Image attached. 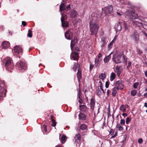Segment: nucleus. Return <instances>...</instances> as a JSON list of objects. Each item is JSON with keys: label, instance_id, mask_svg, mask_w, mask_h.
<instances>
[{"label": "nucleus", "instance_id": "nucleus-1", "mask_svg": "<svg viewBox=\"0 0 147 147\" xmlns=\"http://www.w3.org/2000/svg\"><path fill=\"white\" fill-rule=\"evenodd\" d=\"M99 18L95 16L94 14H92L90 18L89 22L90 30L91 34L96 36L97 33L99 29V25L98 22Z\"/></svg>", "mask_w": 147, "mask_h": 147}, {"label": "nucleus", "instance_id": "nucleus-2", "mask_svg": "<svg viewBox=\"0 0 147 147\" xmlns=\"http://www.w3.org/2000/svg\"><path fill=\"white\" fill-rule=\"evenodd\" d=\"M70 9V5H68L65 7V5L64 3H61L59 9L61 13V20L62 19V21H65L67 18V15L65 14H64L62 13L61 11L63 10H65L67 11Z\"/></svg>", "mask_w": 147, "mask_h": 147}, {"label": "nucleus", "instance_id": "nucleus-3", "mask_svg": "<svg viewBox=\"0 0 147 147\" xmlns=\"http://www.w3.org/2000/svg\"><path fill=\"white\" fill-rule=\"evenodd\" d=\"M6 90L5 88V84L3 82L0 80V92L1 94V96L5 97L6 96Z\"/></svg>", "mask_w": 147, "mask_h": 147}, {"label": "nucleus", "instance_id": "nucleus-4", "mask_svg": "<svg viewBox=\"0 0 147 147\" xmlns=\"http://www.w3.org/2000/svg\"><path fill=\"white\" fill-rule=\"evenodd\" d=\"M115 88L117 90H121L123 89L124 85L122 83V81L121 80H119L117 81L115 83Z\"/></svg>", "mask_w": 147, "mask_h": 147}, {"label": "nucleus", "instance_id": "nucleus-5", "mask_svg": "<svg viewBox=\"0 0 147 147\" xmlns=\"http://www.w3.org/2000/svg\"><path fill=\"white\" fill-rule=\"evenodd\" d=\"M73 33L71 29L67 30L65 34V38L69 40L71 39L73 37Z\"/></svg>", "mask_w": 147, "mask_h": 147}, {"label": "nucleus", "instance_id": "nucleus-6", "mask_svg": "<svg viewBox=\"0 0 147 147\" xmlns=\"http://www.w3.org/2000/svg\"><path fill=\"white\" fill-rule=\"evenodd\" d=\"M17 67H18L20 69L26 70L27 69V66L25 63L22 61H20L17 63Z\"/></svg>", "mask_w": 147, "mask_h": 147}, {"label": "nucleus", "instance_id": "nucleus-7", "mask_svg": "<svg viewBox=\"0 0 147 147\" xmlns=\"http://www.w3.org/2000/svg\"><path fill=\"white\" fill-rule=\"evenodd\" d=\"M17 67H18L20 69L26 70L27 69V66L25 63L22 61H20L17 63Z\"/></svg>", "mask_w": 147, "mask_h": 147}, {"label": "nucleus", "instance_id": "nucleus-8", "mask_svg": "<svg viewBox=\"0 0 147 147\" xmlns=\"http://www.w3.org/2000/svg\"><path fill=\"white\" fill-rule=\"evenodd\" d=\"M139 37V34L136 32H134L131 35V38L136 43L138 42Z\"/></svg>", "mask_w": 147, "mask_h": 147}, {"label": "nucleus", "instance_id": "nucleus-9", "mask_svg": "<svg viewBox=\"0 0 147 147\" xmlns=\"http://www.w3.org/2000/svg\"><path fill=\"white\" fill-rule=\"evenodd\" d=\"M99 82L100 84L99 87L98 88L96 91V92L98 95L100 96L103 94L104 93V92L102 88L101 82V81H100Z\"/></svg>", "mask_w": 147, "mask_h": 147}, {"label": "nucleus", "instance_id": "nucleus-10", "mask_svg": "<svg viewBox=\"0 0 147 147\" xmlns=\"http://www.w3.org/2000/svg\"><path fill=\"white\" fill-rule=\"evenodd\" d=\"M113 6L111 5L108 6L106 7H105L103 11H104V12L106 14L109 13L111 14L113 12Z\"/></svg>", "mask_w": 147, "mask_h": 147}, {"label": "nucleus", "instance_id": "nucleus-11", "mask_svg": "<svg viewBox=\"0 0 147 147\" xmlns=\"http://www.w3.org/2000/svg\"><path fill=\"white\" fill-rule=\"evenodd\" d=\"M81 136L80 134H76L74 137L75 142L76 144H80V142Z\"/></svg>", "mask_w": 147, "mask_h": 147}, {"label": "nucleus", "instance_id": "nucleus-12", "mask_svg": "<svg viewBox=\"0 0 147 147\" xmlns=\"http://www.w3.org/2000/svg\"><path fill=\"white\" fill-rule=\"evenodd\" d=\"M113 60L116 64L121 63V56L118 55L117 56L113 58Z\"/></svg>", "mask_w": 147, "mask_h": 147}, {"label": "nucleus", "instance_id": "nucleus-13", "mask_svg": "<svg viewBox=\"0 0 147 147\" xmlns=\"http://www.w3.org/2000/svg\"><path fill=\"white\" fill-rule=\"evenodd\" d=\"M70 58L71 60H77L78 59V53H71L70 55Z\"/></svg>", "mask_w": 147, "mask_h": 147}, {"label": "nucleus", "instance_id": "nucleus-14", "mask_svg": "<svg viewBox=\"0 0 147 147\" xmlns=\"http://www.w3.org/2000/svg\"><path fill=\"white\" fill-rule=\"evenodd\" d=\"M102 59H98L97 57H96L94 61V66L96 68H98L100 65V62L102 61Z\"/></svg>", "mask_w": 147, "mask_h": 147}, {"label": "nucleus", "instance_id": "nucleus-15", "mask_svg": "<svg viewBox=\"0 0 147 147\" xmlns=\"http://www.w3.org/2000/svg\"><path fill=\"white\" fill-rule=\"evenodd\" d=\"M14 52L18 53H22V48L20 46H16L14 47Z\"/></svg>", "mask_w": 147, "mask_h": 147}, {"label": "nucleus", "instance_id": "nucleus-16", "mask_svg": "<svg viewBox=\"0 0 147 147\" xmlns=\"http://www.w3.org/2000/svg\"><path fill=\"white\" fill-rule=\"evenodd\" d=\"M69 15L71 18H75L77 16L78 13L75 10H71L70 11Z\"/></svg>", "mask_w": 147, "mask_h": 147}, {"label": "nucleus", "instance_id": "nucleus-17", "mask_svg": "<svg viewBox=\"0 0 147 147\" xmlns=\"http://www.w3.org/2000/svg\"><path fill=\"white\" fill-rule=\"evenodd\" d=\"M11 61L10 59H8L6 62L5 64V67L7 70L10 71L9 68L11 66Z\"/></svg>", "mask_w": 147, "mask_h": 147}, {"label": "nucleus", "instance_id": "nucleus-18", "mask_svg": "<svg viewBox=\"0 0 147 147\" xmlns=\"http://www.w3.org/2000/svg\"><path fill=\"white\" fill-rule=\"evenodd\" d=\"M131 16L130 18L132 19H137L138 18V16L137 14L135 13L134 11H131L130 12Z\"/></svg>", "mask_w": 147, "mask_h": 147}, {"label": "nucleus", "instance_id": "nucleus-19", "mask_svg": "<svg viewBox=\"0 0 147 147\" xmlns=\"http://www.w3.org/2000/svg\"><path fill=\"white\" fill-rule=\"evenodd\" d=\"M10 45L8 42L5 41L3 42L1 44L2 48L6 49Z\"/></svg>", "mask_w": 147, "mask_h": 147}, {"label": "nucleus", "instance_id": "nucleus-20", "mask_svg": "<svg viewBox=\"0 0 147 147\" xmlns=\"http://www.w3.org/2000/svg\"><path fill=\"white\" fill-rule=\"evenodd\" d=\"M79 119L82 121L86 120V116L85 114L82 113H80L78 115Z\"/></svg>", "mask_w": 147, "mask_h": 147}, {"label": "nucleus", "instance_id": "nucleus-21", "mask_svg": "<svg viewBox=\"0 0 147 147\" xmlns=\"http://www.w3.org/2000/svg\"><path fill=\"white\" fill-rule=\"evenodd\" d=\"M63 20L61 19L62 26L64 28H66L68 26L69 23L67 21H62Z\"/></svg>", "mask_w": 147, "mask_h": 147}, {"label": "nucleus", "instance_id": "nucleus-22", "mask_svg": "<svg viewBox=\"0 0 147 147\" xmlns=\"http://www.w3.org/2000/svg\"><path fill=\"white\" fill-rule=\"evenodd\" d=\"M77 91L78 92V98H79V100H78V102L80 104H81L83 102V100L80 98V95H81L82 93L81 92L80 90V89H78Z\"/></svg>", "mask_w": 147, "mask_h": 147}, {"label": "nucleus", "instance_id": "nucleus-23", "mask_svg": "<svg viewBox=\"0 0 147 147\" xmlns=\"http://www.w3.org/2000/svg\"><path fill=\"white\" fill-rule=\"evenodd\" d=\"M112 52H111L109 55L107 56H106L104 59V61L105 63L108 62L111 57V55L112 54Z\"/></svg>", "mask_w": 147, "mask_h": 147}, {"label": "nucleus", "instance_id": "nucleus-24", "mask_svg": "<svg viewBox=\"0 0 147 147\" xmlns=\"http://www.w3.org/2000/svg\"><path fill=\"white\" fill-rule=\"evenodd\" d=\"M115 69L117 71V74L118 76H119L120 74L121 73L122 70L121 69V67L117 66L115 68Z\"/></svg>", "mask_w": 147, "mask_h": 147}, {"label": "nucleus", "instance_id": "nucleus-25", "mask_svg": "<svg viewBox=\"0 0 147 147\" xmlns=\"http://www.w3.org/2000/svg\"><path fill=\"white\" fill-rule=\"evenodd\" d=\"M121 22H119L117 24L116 26V28L117 31H121L122 30V26L120 24Z\"/></svg>", "mask_w": 147, "mask_h": 147}, {"label": "nucleus", "instance_id": "nucleus-26", "mask_svg": "<svg viewBox=\"0 0 147 147\" xmlns=\"http://www.w3.org/2000/svg\"><path fill=\"white\" fill-rule=\"evenodd\" d=\"M95 104V102L94 99L93 98H92L90 102V107L91 109L93 110L94 109Z\"/></svg>", "mask_w": 147, "mask_h": 147}, {"label": "nucleus", "instance_id": "nucleus-27", "mask_svg": "<svg viewBox=\"0 0 147 147\" xmlns=\"http://www.w3.org/2000/svg\"><path fill=\"white\" fill-rule=\"evenodd\" d=\"M77 75L78 80L79 82H80V79L82 78V75L81 72L79 69L78 72L77 74Z\"/></svg>", "mask_w": 147, "mask_h": 147}, {"label": "nucleus", "instance_id": "nucleus-28", "mask_svg": "<svg viewBox=\"0 0 147 147\" xmlns=\"http://www.w3.org/2000/svg\"><path fill=\"white\" fill-rule=\"evenodd\" d=\"M132 24L133 25H135L137 26H140L142 25V23L137 21H133Z\"/></svg>", "mask_w": 147, "mask_h": 147}, {"label": "nucleus", "instance_id": "nucleus-29", "mask_svg": "<svg viewBox=\"0 0 147 147\" xmlns=\"http://www.w3.org/2000/svg\"><path fill=\"white\" fill-rule=\"evenodd\" d=\"M115 74L113 72H112L110 76L111 80L113 81L115 78Z\"/></svg>", "mask_w": 147, "mask_h": 147}, {"label": "nucleus", "instance_id": "nucleus-30", "mask_svg": "<svg viewBox=\"0 0 147 147\" xmlns=\"http://www.w3.org/2000/svg\"><path fill=\"white\" fill-rule=\"evenodd\" d=\"M116 127L119 131H123V127L121 126L120 124H117L116 125Z\"/></svg>", "mask_w": 147, "mask_h": 147}, {"label": "nucleus", "instance_id": "nucleus-31", "mask_svg": "<svg viewBox=\"0 0 147 147\" xmlns=\"http://www.w3.org/2000/svg\"><path fill=\"white\" fill-rule=\"evenodd\" d=\"M119 109L120 111L123 112H125L126 110L125 108V107L123 105H121L119 108Z\"/></svg>", "mask_w": 147, "mask_h": 147}, {"label": "nucleus", "instance_id": "nucleus-32", "mask_svg": "<svg viewBox=\"0 0 147 147\" xmlns=\"http://www.w3.org/2000/svg\"><path fill=\"white\" fill-rule=\"evenodd\" d=\"M117 88L115 87H114L113 89L112 90V96H114L116 95V94L117 93L116 91Z\"/></svg>", "mask_w": 147, "mask_h": 147}, {"label": "nucleus", "instance_id": "nucleus-33", "mask_svg": "<svg viewBox=\"0 0 147 147\" xmlns=\"http://www.w3.org/2000/svg\"><path fill=\"white\" fill-rule=\"evenodd\" d=\"M87 128V125L84 124L81 125L80 126V128L82 130H85Z\"/></svg>", "mask_w": 147, "mask_h": 147}, {"label": "nucleus", "instance_id": "nucleus-34", "mask_svg": "<svg viewBox=\"0 0 147 147\" xmlns=\"http://www.w3.org/2000/svg\"><path fill=\"white\" fill-rule=\"evenodd\" d=\"M106 75L102 73L99 76V78L101 79L102 80H103L106 77Z\"/></svg>", "mask_w": 147, "mask_h": 147}, {"label": "nucleus", "instance_id": "nucleus-35", "mask_svg": "<svg viewBox=\"0 0 147 147\" xmlns=\"http://www.w3.org/2000/svg\"><path fill=\"white\" fill-rule=\"evenodd\" d=\"M78 68V69H79L78 68V64L76 63H75L74 64L73 67V70H74L75 71H76V70Z\"/></svg>", "mask_w": 147, "mask_h": 147}, {"label": "nucleus", "instance_id": "nucleus-36", "mask_svg": "<svg viewBox=\"0 0 147 147\" xmlns=\"http://www.w3.org/2000/svg\"><path fill=\"white\" fill-rule=\"evenodd\" d=\"M27 36L30 38H31L32 36V31L30 29L28 30V32L27 34Z\"/></svg>", "mask_w": 147, "mask_h": 147}, {"label": "nucleus", "instance_id": "nucleus-37", "mask_svg": "<svg viewBox=\"0 0 147 147\" xmlns=\"http://www.w3.org/2000/svg\"><path fill=\"white\" fill-rule=\"evenodd\" d=\"M123 24L125 28V30L128 29V24H126L125 22L123 21Z\"/></svg>", "mask_w": 147, "mask_h": 147}, {"label": "nucleus", "instance_id": "nucleus-38", "mask_svg": "<svg viewBox=\"0 0 147 147\" xmlns=\"http://www.w3.org/2000/svg\"><path fill=\"white\" fill-rule=\"evenodd\" d=\"M137 93V92L135 90H132L131 91V95L133 96H135Z\"/></svg>", "mask_w": 147, "mask_h": 147}, {"label": "nucleus", "instance_id": "nucleus-39", "mask_svg": "<svg viewBox=\"0 0 147 147\" xmlns=\"http://www.w3.org/2000/svg\"><path fill=\"white\" fill-rule=\"evenodd\" d=\"M101 43L103 44H106V39L105 38H101Z\"/></svg>", "mask_w": 147, "mask_h": 147}, {"label": "nucleus", "instance_id": "nucleus-40", "mask_svg": "<svg viewBox=\"0 0 147 147\" xmlns=\"http://www.w3.org/2000/svg\"><path fill=\"white\" fill-rule=\"evenodd\" d=\"M74 44H75L74 42V41L72 40L71 41V50H72V49L73 48Z\"/></svg>", "mask_w": 147, "mask_h": 147}, {"label": "nucleus", "instance_id": "nucleus-41", "mask_svg": "<svg viewBox=\"0 0 147 147\" xmlns=\"http://www.w3.org/2000/svg\"><path fill=\"white\" fill-rule=\"evenodd\" d=\"M120 123L122 125H124L125 123V120L124 119H121L120 120Z\"/></svg>", "mask_w": 147, "mask_h": 147}, {"label": "nucleus", "instance_id": "nucleus-42", "mask_svg": "<svg viewBox=\"0 0 147 147\" xmlns=\"http://www.w3.org/2000/svg\"><path fill=\"white\" fill-rule=\"evenodd\" d=\"M52 123L51 124L52 125L53 127H55L56 125V123L54 119H52Z\"/></svg>", "mask_w": 147, "mask_h": 147}, {"label": "nucleus", "instance_id": "nucleus-43", "mask_svg": "<svg viewBox=\"0 0 147 147\" xmlns=\"http://www.w3.org/2000/svg\"><path fill=\"white\" fill-rule=\"evenodd\" d=\"M131 119L129 117H127L126 119V123L127 124H128L129 122L131 121Z\"/></svg>", "mask_w": 147, "mask_h": 147}, {"label": "nucleus", "instance_id": "nucleus-44", "mask_svg": "<svg viewBox=\"0 0 147 147\" xmlns=\"http://www.w3.org/2000/svg\"><path fill=\"white\" fill-rule=\"evenodd\" d=\"M80 108L81 110L83 109V111H84L86 109V107L84 105H80Z\"/></svg>", "mask_w": 147, "mask_h": 147}, {"label": "nucleus", "instance_id": "nucleus-45", "mask_svg": "<svg viewBox=\"0 0 147 147\" xmlns=\"http://www.w3.org/2000/svg\"><path fill=\"white\" fill-rule=\"evenodd\" d=\"M142 25H143L144 28L146 29V26H147V22H145L144 23L142 24Z\"/></svg>", "mask_w": 147, "mask_h": 147}, {"label": "nucleus", "instance_id": "nucleus-46", "mask_svg": "<svg viewBox=\"0 0 147 147\" xmlns=\"http://www.w3.org/2000/svg\"><path fill=\"white\" fill-rule=\"evenodd\" d=\"M123 58L124 61L126 63H127V57L123 55Z\"/></svg>", "mask_w": 147, "mask_h": 147}, {"label": "nucleus", "instance_id": "nucleus-47", "mask_svg": "<svg viewBox=\"0 0 147 147\" xmlns=\"http://www.w3.org/2000/svg\"><path fill=\"white\" fill-rule=\"evenodd\" d=\"M66 139V137L64 136H63L61 138V140L62 141H64Z\"/></svg>", "mask_w": 147, "mask_h": 147}, {"label": "nucleus", "instance_id": "nucleus-48", "mask_svg": "<svg viewBox=\"0 0 147 147\" xmlns=\"http://www.w3.org/2000/svg\"><path fill=\"white\" fill-rule=\"evenodd\" d=\"M143 141V139L142 138L139 139L138 141V142L139 144H142V143Z\"/></svg>", "mask_w": 147, "mask_h": 147}, {"label": "nucleus", "instance_id": "nucleus-49", "mask_svg": "<svg viewBox=\"0 0 147 147\" xmlns=\"http://www.w3.org/2000/svg\"><path fill=\"white\" fill-rule=\"evenodd\" d=\"M102 57V55L100 53H99L98 56V59H102L101 57Z\"/></svg>", "mask_w": 147, "mask_h": 147}, {"label": "nucleus", "instance_id": "nucleus-50", "mask_svg": "<svg viewBox=\"0 0 147 147\" xmlns=\"http://www.w3.org/2000/svg\"><path fill=\"white\" fill-rule=\"evenodd\" d=\"M131 65V62L130 61L128 62V65L127 66V68L128 69L130 67Z\"/></svg>", "mask_w": 147, "mask_h": 147}, {"label": "nucleus", "instance_id": "nucleus-51", "mask_svg": "<svg viewBox=\"0 0 147 147\" xmlns=\"http://www.w3.org/2000/svg\"><path fill=\"white\" fill-rule=\"evenodd\" d=\"M93 67V65L92 64L90 63V70L91 71Z\"/></svg>", "mask_w": 147, "mask_h": 147}, {"label": "nucleus", "instance_id": "nucleus-52", "mask_svg": "<svg viewBox=\"0 0 147 147\" xmlns=\"http://www.w3.org/2000/svg\"><path fill=\"white\" fill-rule=\"evenodd\" d=\"M114 133V131L112 129H110V131L109 132V134H110L112 135Z\"/></svg>", "mask_w": 147, "mask_h": 147}, {"label": "nucleus", "instance_id": "nucleus-53", "mask_svg": "<svg viewBox=\"0 0 147 147\" xmlns=\"http://www.w3.org/2000/svg\"><path fill=\"white\" fill-rule=\"evenodd\" d=\"M105 87L106 88H108L109 86V83L108 81H107L105 83Z\"/></svg>", "mask_w": 147, "mask_h": 147}, {"label": "nucleus", "instance_id": "nucleus-54", "mask_svg": "<svg viewBox=\"0 0 147 147\" xmlns=\"http://www.w3.org/2000/svg\"><path fill=\"white\" fill-rule=\"evenodd\" d=\"M138 85V83H135L134 84L133 86L134 88H136L137 87Z\"/></svg>", "mask_w": 147, "mask_h": 147}, {"label": "nucleus", "instance_id": "nucleus-55", "mask_svg": "<svg viewBox=\"0 0 147 147\" xmlns=\"http://www.w3.org/2000/svg\"><path fill=\"white\" fill-rule=\"evenodd\" d=\"M43 128H44L45 131L46 132L47 131V126L45 125H43Z\"/></svg>", "mask_w": 147, "mask_h": 147}, {"label": "nucleus", "instance_id": "nucleus-56", "mask_svg": "<svg viewBox=\"0 0 147 147\" xmlns=\"http://www.w3.org/2000/svg\"><path fill=\"white\" fill-rule=\"evenodd\" d=\"M22 24L24 26H25L26 25V22L25 21H22Z\"/></svg>", "mask_w": 147, "mask_h": 147}, {"label": "nucleus", "instance_id": "nucleus-57", "mask_svg": "<svg viewBox=\"0 0 147 147\" xmlns=\"http://www.w3.org/2000/svg\"><path fill=\"white\" fill-rule=\"evenodd\" d=\"M4 26L3 25L0 26V30H3L4 29Z\"/></svg>", "mask_w": 147, "mask_h": 147}, {"label": "nucleus", "instance_id": "nucleus-58", "mask_svg": "<svg viewBox=\"0 0 147 147\" xmlns=\"http://www.w3.org/2000/svg\"><path fill=\"white\" fill-rule=\"evenodd\" d=\"M122 115L124 117L127 116V114L126 113H123L122 114Z\"/></svg>", "mask_w": 147, "mask_h": 147}, {"label": "nucleus", "instance_id": "nucleus-59", "mask_svg": "<svg viewBox=\"0 0 147 147\" xmlns=\"http://www.w3.org/2000/svg\"><path fill=\"white\" fill-rule=\"evenodd\" d=\"M109 47H110V48H111L112 47V43L111 42L110 43V44L108 46Z\"/></svg>", "mask_w": 147, "mask_h": 147}, {"label": "nucleus", "instance_id": "nucleus-60", "mask_svg": "<svg viewBox=\"0 0 147 147\" xmlns=\"http://www.w3.org/2000/svg\"><path fill=\"white\" fill-rule=\"evenodd\" d=\"M107 94L108 95L110 93V90H108L107 91Z\"/></svg>", "mask_w": 147, "mask_h": 147}, {"label": "nucleus", "instance_id": "nucleus-61", "mask_svg": "<svg viewBox=\"0 0 147 147\" xmlns=\"http://www.w3.org/2000/svg\"><path fill=\"white\" fill-rule=\"evenodd\" d=\"M75 49L77 51H79V48L78 47H75Z\"/></svg>", "mask_w": 147, "mask_h": 147}, {"label": "nucleus", "instance_id": "nucleus-62", "mask_svg": "<svg viewBox=\"0 0 147 147\" xmlns=\"http://www.w3.org/2000/svg\"><path fill=\"white\" fill-rule=\"evenodd\" d=\"M145 76L147 77V70L145 72Z\"/></svg>", "mask_w": 147, "mask_h": 147}, {"label": "nucleus", "instance_id": "nucleus-63", "mask_svg": "<svg viewBox=\"0 0 147 147\" xmlns=\"http://www.w3.org/2000/svg\"><path fill=\"white\" fill-rule=\"evenodd\" d=\"M117 15H118L119 16H120L121 15V14L120 13L117 12Z\"/></svg>", "mask_w": 147, "mask_h": 147}, {"label": "nucleus", "instance_id": "nucleus-64", "mask_svg": "<svg viewBox=\"0 0 147 147\" xmlns=\"http://www.w3.org/2000/svg\"><path fill=\"white\" fill-rule=\"evenodd\" d=\"M143 34L147 37V34L144 32H143Z\"/></svg>", "mask_w": 147, "mask_h": 147}]
</instances>
